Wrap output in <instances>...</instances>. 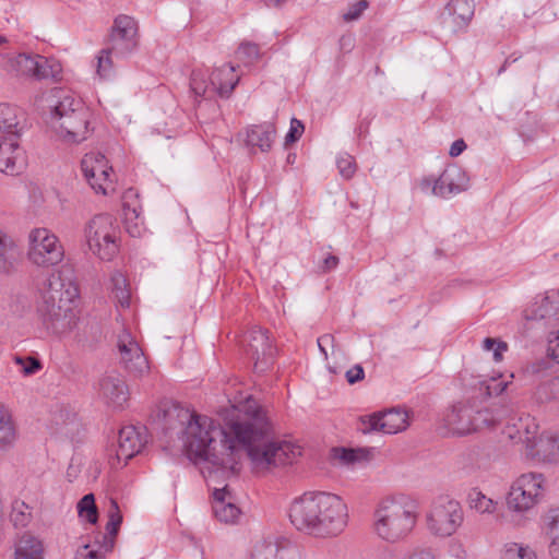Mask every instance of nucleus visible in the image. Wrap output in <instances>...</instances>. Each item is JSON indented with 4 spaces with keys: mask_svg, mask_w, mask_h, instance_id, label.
I'll return each instance as SVG.
<instances>
[{
    "mask_svg": "<svg viewBox=\"0 0 559 559\" xmlns=\"http://www.w3.org/2000/svg\"><path fill=\"white\" fill-rule=\"evenodd\" d=\"M123 215H124V221H126V228H127V231L132 236V237H138L140 236L141 234V228L140 226L138 225V223H135L134 225H131L130 222L132 219H138L140 217V212L138 211V209L135 206H131L130 204L128 203H124L123 204Z\"/></svg>",
    "mask_w": 559,
    "mask_h": 559,
    "instance_id": "obj_45",
    "label": "nucleus"
},
{
    "mask_svg": "<svg viewBox=\"0 0 559 559\" xmlns=\"http://www.w3.org/2000/svg\"><path fill=\"white\" fill-rule=\"evenodd\" d=\"M25 119L23 111L11 104H0V131L7 135L20 136L24 127Z\"/></svg>",
    "mask_w": 559,
    "mask_h": 559,
    "instance_id": "obj_29",
    "label": "nucleus"
},
{
    "mask_svg": "<svg viewBox=\"0 0 559 559\" xmlns=\"http://www.w3.org/2000/svg\"><path fill=\"white\" fill-rule=\"evenodd\" d=\"M416 521L415 504L404 496H391L377 503L372 515V530L382 540L397 543L413 531Z\"/></svg>",
    "mask_w": 559,
    "mask_h": 559,
    "instance_id": "obj_4",
    "label": "nucleus"
},
{
    "mask_svg": "<svg viewBox=\"0 0 559 559\" xmlns=\"http://www.w3.org/2000/svg\"><path fill=\"white\" fill-rule=\"evenodd\" d=\"M90 117L88 109L80 99L64 96L53 108L52 126L63 142L78 144L90 134Z\"/></svg>",
    "mask_w": 559,
    "mask_h": 559,
    "instance_id": "obj_6",
    "label": "nucleus"
},
{
    "mask_svg": "<svg viewBox=\"0 0 559 559\" xmlns=\"http://www.w3.org/2000/svg\"><path fill=\"white\" fill-rule=\"evenodd\" d=\"M345 377L349 384H355L365 378V370L360 365H355L346 371Z\"/></svg>",
    "mask_w": 559,
    "mask_h": 559,
    "instance_id": "obj_52",
    "label": "nucleus"
},
{
    "mask_svg": "<svg viewBox=\"0 0 559 559\" xmlns=\"http://www.w3.org/2000/svg\"><path fill=\"white\" fill-rule=\"evenodd\" d=\"M190 88L197 97H211L217 94L211 84V75L203 70H193L190 78Z\"/></svg>",
    "mask_w": 559,
    "mask_h": 559,
    "instance_id": "obj_33",
    "label": "nucleus"
},
{
    "mask_svg": "<svg viewBox=\"0 0 559 559\" xmlns=\"http://www.w3.org/2000/svg\"><path fill=\"white\" fill-rule=\"evenodd\" d=\"M32 519L31 507L24 501L15 500L12 503L10 520L15 527H25Z\"/></svg>",
    "mask_w": 559,
    "mask_h": 559,
    "instance_id": "obj_38",
    "label": "nucleus"
},
{
    "mask_svg": "<svg viewBox=\"0 0 559 559\" xmlns=\"http://www.w3.org/2000/svg\"><path fill=\"white\" fill-rule=\"evenodd\" d=\"M369 3L367 0H357L350 4L346 12L343 13L342 17L345 22H352L358 20L362 12L368 8Z\"/></svg>",
    "mask_w": 559,
    "mask_h": 559,
    "instance_id": "obj_49",
    "label": "nucleus"
},
{
    "mask_svg": "<svg viewBox=\"0 0 559 559\" xmlns=\"http://www.w3.org/2000/svg\"><path fill=\"white\" fill-rule=\"evenodd\" d=\"M548 519V534L551 538L549 551L552 559H559V510L551 511Z\"/></svg>",
    "mask_w": 559,
    "mask_h": 559,
    "instance_id": "obj_40",
    "label": "nucleus"
},
{
    "mask_svg": "<svg viewBox=\"0 0 559 559\" xmlns=\"http://www.w3.org/2000/svg\"><path fill=\"white\" fill-rule=\"evenodd\" d=\"M17 254L15 239L2 227H0V261L9 262Z\"/></svg>",
    "mask_w": 559,
    "mask_h": 559,
    "instance_id": "obj_39",
    "label": "nucleus"
},
{
    "mask_svg": "<svg viewBox=\"0 0 559 559\" xmlns=\"http://www.w3.org/2000/svg\"><path fill=\"white\" fill-rule=\"evenodd\" d=\"M559 313V293H549L540 300L535 301L525 310V319L527 321H545V325L551 324V321Z\"/></svg>",
    "mask_w": 559,
    "mask_h": 559,
    "instance_id": "obj_26",
    "label": "nucleus"
},
{
    "mask_svg": "<svg viewBox=\"0 0 559 559\" xmlns=\"http://www.w3.org/2000/svg\"><path fill=\"white\" fill-rule=\"evenodd\" d=\"M535 397L540 403L559 399V376L540 383L535 391Z\"/></svg>",
    "mask_w": 559,
    "mask_h": 559,
    "instance_id": "obj_37",
    "label": "nucleus"
},
{
    "mask_svg": "<svg viewBox=\"0 0 559 559\" xmlns=\"http://www.w3.org/2000/svg\"><path fill=\"white\" fill-rule=\"evenodd\" d=\"M465 148H466V144H465L464 140L459 139L452 143L449 154L452 157H456V156L461 155Z\"/></svg>",
    "mask_w": 559,
    "mask_h": 559,
    "instance_id": "obj_57",
    "label": "nucleus"
},
{
    "mask_svg": "<svg viewBox=\"0 0 559 559\" xmlns=\"http://www.w3.org/2000/svg\"><path fill=\"white\" fill-rule=\"evenodd\" d=\"M475 13L473 0H451L442 14V23L452 33L465 29Z\"/></svg>",
    "mask_w": 559,
    "mask_h": 559,
    "instance_id": "obj_22",
    "label": "nucleus"
},
{
    "mask_svg": "<svg viewBox=\"0 0 559 559\" xmlns=\"http://www.w3.org/2000/svg\"><path fill=\"white\" fill-rule=\"evenodd\" d=\"M79 559H102L100 554L97 550H88V545H84L76 551Z\"/></svg>",
    "mask_w": 559,
    "mask_h": 559,
    "instance_id": "obj_55",
    "label": "nucleus"
},
{
    "mask_svg": "<svg viewBox=\"0 0 559 559\" xmlns=\"http://www.w3.org/2000/svg\"><path fill=\"white\" fill-rule=\"evenodd\" d=\"M289 520L296 530L314 537H333L347 526L348 509L334 493L306 492L289 508Z\"/></svg>",
    "mask_w": 559,
    "mask_h": 559,
    "instance_id": "obj_2",
    "label": "nucleus"
},
{
    "mask_svg": "<svg viewBox=\"0 0 559 559\" xmlns=\"http://www.w3.org/2000/svg\"><path fill=\"white\" fill-rule=\"evenodd\" d=\"M192 418L193 413L188 408L174 401L165 400L158 404L153 420L158 429L173 439L174 436L180 437L181 429H185Z\"/></svg>",
    "mask_w": 559,
    "mask_h": 559,
    "instance_id": "obj_14",
    "label": "nucleus"
},
{
    "mask_svg": "<svg viewBox=\"0 0 559 559\" xmlns=\"http://www.w3.org/2000/svg\"><path fill=\"white\" fill-rule=\"evenodd\" d=\"M7 41L8 39L4 36L0 35V46L5 44Z\"/></svg>",
    "mask_w": 559,
    "mask_h": 559,
    "instance_id": "obj_63",
    "label": "nucleus"
},
{
    "mask_svg": "<svg viewBox=\"0 0 559 559\" xmlns=\"http://www.w3.org/2000/svg\"><path fill=\"white\" fill-rule=\"evenodd\" d=\"M79 514L85 518L91 524H95L98 519L97 507L93 493L85 495L78 503Z\"/></svg>",
    "mask_w": 559,
    "mask_h": 559,
    "instance_id": "obj_41",
    "label": "nucleus"
},
{
    "mask_svg": "<svg viewBox=\"0 0 559 559\" xmlns=\"http://www.w3.org/2000/svg\"><path fill=\"white\" fill-rule=\"evenodd\" d=\"M250 559H301V552L286 539H262L254 544Z\"/></svg>",
    "mask_w": 559,
    "mask_h": 559,
    "instance_id": "obj_20",
    "label": "nucleus"
},
{
    "mask_svg": "<svg viewBox=\"0 0 559 559\" xmlns=\"http://www.w3.org/2000/svg\"><path fill=\"white\" fill-rule=\"evenodd\" d=\"M305 127L302 122L296 118L290 121V128L285 136V144L295 143L302 134Z\"/></svg>",
    "mask_w": 559,
    "mask_h": 559,
    "instance_id": "obj_50",
    "label": "nucleus"
},
{
    "mask_svg": "<svg viewBox=\"0 0 559 559\" xmlns=\"http://www.w3.org/2000/svg\"><path fill=\"white\" fill-rule=\"evenodd\" d=\"M146 442L140 428L134 426L121 428L118 435V448L116 450L117 461L127 464L129 460L140 453Z\"/></svg>",
    "mask_w": 559,
    "mask_h": 559,
    "instance_id": "obj_24",
    "label": "nucleus"
},
{
    "mask_svg": "<svg viewBox=\"0 0 559 559\" xmlns=\"http://www.w3.org/2000/svg\"><path fill=\"white\" fill-rule=\"evenodd\" d=\"M502 559H536V554L528 546L512 543L506 546Z\"/></svg>",
    "mask_w": 559,
    "mask_h": 559,
    "instance_id": "obj_42",
    "label": "nucleus"
},
{
    "mask_svg": "<svg viewBox=\"0 0 559 559\" xmlns=\"http://www.w3.org/2000/svg\"><path fill=\"white\" fill-rule=\"evenodd\" d=\"M547 354L552 360L559 364V330L549 334Z\"/></svg>",
    "mask_w": 559,
    "mask_h": 559,
    "instance_id": "obj_51",
    "label": "nucleus"
},
{
    "mask_svg": "<svg viewBox=\"0 0 559 559\" xmlns=\"http://www.w3.org/2000/svg\"><path fill=\"white\" fill-rule=\"evenodd\" d=\"M527 454L544 463H559V433L554 431L543 432L527 449Z\"/></svg>",
    "mask_w": 559,
    "mask_h": 559,
    "instance_id": "obj_23",
    "label": "nucleus"
},
{
    "mask_svg": "<svg viewBox=\"0 0 559 559\" xmlns=\"http://www.w3.org/2000/svg\"><path fill=\"white\" fill-rule=\"evenodd\" d=\"M111 293L119 306L128 308L130 306V289L127 283V278L119 272L111 276Z\"/></svg>",
    "mask_w": 559,
    "mask_h": 559,
    "instance_id": "obj_36",
    "label": "nucleus"
},
{
    "mask_svg": "<svg viewBox=\"0 0 559 559\" xmlns=\"http://www.w3.org/2000/svg\"><path fill=\"white\" fill-rule=\"evenodd\" d=\"M266 5H278L285 0H262Z\"/></svg>",
    "mask_w": 559,
    "mask_h": 559,
    "instance_id": "obj_62",
    "label": "nucleus"
},
{
    "mask_svg": "<svg viewBox=\"0 0 559 559\" xmlns=\"http://www.w3.org/2000/svg\"><path fill=\"white\" fill-rule=\"evenodd\" d=\"M468 186L469 178L467 174L455 164L448 165L437 179L429 177L420 181L423 191L431 189L432 194L441 198L461 193L467 190Z\"/></svg>",
    "mask_w": 559,
    "mask_h": 559,
    "instance_id": "obj_13",
    "label": "nucleus"
},
{
    "mask_svg": "<svg viewBox=\"0 0 559 559\" xmlns=\"http://www.w3.org/2000/svg\"><path fill=\"white\" fill-rule=\"evenodd\" d=\"M538 424L530 414L513 415L509 418L503 435L514 443L532 444L538 432Z\"/></svg>",
    "mask_w": 559,
    "mask_h": 559,
    "instance_id": "obj_21",
    "label": "nucleus"
},
{
    "mask_svg": "<svg viewBox=\"0 0 559 559\" xmlns=\"http://www.w3.org/2000/svg\"><path fill=\"white\" fill-rule=\"evenodd\" d=\"M81 168L95 192L107 194L109 188L114 189L110 179L111 167L104 154L99 152L85 154L81 160Z\"/></svg>",
    "mask_w": 559,
    "mask_h": 559,
    "instance_id": "obj_16",
    "label": "nucleus"
},
{
    "mask_svg": "<svg viewBox=\"0 0 559 559\" xmlns=\"http://www.w3.org/2000/svg\"><path fill=\"white\" fill-rule=\"evenodd\" d=\"M368 131V124L361 122L358 127V136H362Z\"/></svg>",
    "mask_w": 559,
    "mask_h": 559,
    "instance_id": "obj_61",
    "label": "nucleus"
},
{
    "mask_svg": "<svg viewBox=\"0 0 559 559\" xmlns=\"http://www.w3.org/2000/svg\"><path fill=\"white\" fill-rule=\"evenodd\" d=\"M496 504L497 503L492 499L487 498L481 492H476L475 497L472 498V508L481 514L493 513L496 510Z\"/></svg>",
    "mask_w": 559,
    "mask_h": 559,
    "instance_id": "obj_46",
    "label": "nucleus"
},
{
    "mask_svg": "<svg viewBox=\"0 0 559 559\" xmlns=\"http://www.w3.org/2000/svg\"><path fill=\"white\" fill-rule=\"evenodd\" d=\"M360 424L359 430L362 433L381 431L383 433L394 435L407 428L408 414L404 409L394 407L362 417Z\"/></svg>",
    "mask_w": 559,
    "mask_h": 559,
    "instance_id": "obj_15",
    "label": "nucleus"
},
{
    "mask_svg": "<svg viewBox=\"0 0 559 559\" xmlns=\"http://www.w3.org/2000/svg\"><path fill=\"white\" fill-rule=\"evenodd\" d=\"M508 386V382L498 379H490L489 381L483 380L478 381L477 386L474 390V395L477 399L481 397V400H486L491 396H498L502 394Z\"/></svg>",
    "mask_w": 559,
    "mask_h": 559,
    "instance_id": "obj_35",
    "label": "nucleus"
},
{
    "mask_svg": "<svg viewBox=\"0 0 559 559\" xmlns=\"http://www.w3.org/2000/svg\"><path fill=\"white\" fill-rule=\"evenodd\" d=\"M338 46H340V49L345 53L352 51L355 46L354 36L352 34L342 35L338 40Z\"/></svg>",
    "mask_w": 559,
    "mask_h": 559,
    "instance_id": "obj_54",
    "label": "nucleus"
},
{
    "mask_svg": "<svg viewBox=\"0 0 559 559\" xmlns=\"http://www.w3.org/2000/svg\"><path fill=\"white\" fill-rule=\"evenodd\" d=\"M334 456L338 459L343 464L349 465L358 462L368 461L372 456V449L357 448H335L333 449Z\"/></svg>",
    "mask_w": 559,
    "mask_h": 559,
    "instance_id": "obj_34",
    "label": "nucleus"
},
{
    "mask_svg": "<svg viewBox=\"0 0 559 559\" xmlns=\"http://www.w3.org/2000/svg\"><path fill=\"white\" fill-rule=\"evenodd\" d=\"M19 138L0 135V171L9 176L20 175L26 167V154Z\"/></svg>",
    "mask_w": 559,
    "mask_h": 559,
    "instance_id": "obj_19",
    "label": "nucleus"
},
{
    "mask_svg": "<svg viewBox=\"0 0 559 559\" xmlns=\"http://www.w3.org/2000/svg\"><path fill=\"white\" fill-rule=\"evenodd\" d=\"M40 367L41 366L38 360L29 358L28 365L23 368V372L27 376L33 374L37 372L40 369Z\"/></svg>",
    "mask_w": 559,
    "mask_h": 559,
    "instance_id": "obj_59",
    "label": "nucleus"
},
{
    "mask_svg": "<svg viewBox=\"0 0 559 559\" xmlns=\"http://www.w3.org/2000/svg\"><path fill=\"white\" fill-rule=\"evenodd\" d=\"M68 420H69V421H68V423H66V426H67V428H66V430H64V433H66V435L71 433V432H72V430H73L72 428H68V426H72V427H79V426H80V423H79V420H78V418H76V415H75L74 413H72V414H70V415L68 416Z\"/></svg>",
    "mask_w": 559,
    "mask_h": 559,
    "instance_id": "obj_60",
    "label": "nucleus"
},
{
    "mask_svg": "<svg viewBox=\"0 0 559 559\" xmlns=\"http://www.w3.org/2000/svg\"><path fill=\"white\" fill-rule=\"evenodd\" d=\"M28 259L32 263L41 267L59 264L64 250L58 237L47 228H35L29 234Z\"/></svg>",
    "mask_w": 559,
    "mask_h": 559,
    "instance_id": "obj_12",
    "label": "nucleus"
},
{
    "mask_svg": "<svg viewBox=\"0 0 559 559\" xmlns=\"http://www.w3.org/2000/svg\"><path fill=\"white\" fill-rule=\"evenodd\" d=\"M212 509L215 518L223 523H235L240 515V509L230 500L227 487L214 490Z\"/></svg>",
    "mask_w": 559,
    "mask_h": 559,
    "instance_id": "obj_27",
    "label": "nucleus"
},
{
    "mask_svg": "<svg viewBox=\"0 0 559 559\" xmlns=\"http://www.w3.org/2000/svg\"><path fill=\"white\" fill-rule=\"evenodd\" d=\"M229 432L207 416L193 413L178 438L190 460L209 476L235 475L239 471L243 449L255 472L292 464L301 454L299 445L274 438L273 426L265 411L248 400L245 413L229 424Z\"/></svg>",
    "mask_w": 559,
    "mask_h": 559,
    "instance_id": "obj_1",
    "label": "nucleus"
},
{
    "mask_svg": "<svg viewBox=\"0 0 559 559\" xmlns=\"http://www.w3.org/2000/svg\"><path fill=\"white\" fill-rule=\"evenodd\" d=\"M336 165L341 176L345 179H350L356 173L355 159L349 154H342L336 159Z\"/></svg>",
    "mask_w": 559,
    "mask_h": 559,
    "instance_id": "obj_47",
    "label": "nucleus"
},
{
    "mask_svg": "<svg viewBox=\"0 0 559 559\" xmlns=\"http://www.w3.org/2000/svg\"><path fill=\"white\" fill-rule=\"evenodd\" d=\"M117 347L120 354V364L133 377H143L148 372V361L131 333L123 330L118 336Z\"/></svg>",
    "mask_w": 559,
    "mask_h": 559,
    "instance_id": "obj_18",
    "label": "nucleus"
},
{
    "mask_svg": "<svg viewBox=\"0 0 559 559\" xmlns=\"http://www.w3.org/2000/svg\"><path fill=\"white\" fill-rule=\"evenodd\" d=\"M99 394L108 405L123 407L129 401V389L126 381L116 373L104 376L99 380Z\"/></svg>",
    "mask_w": 559,
    "mask_h": 559,
    "instance_id": "obj_25",
    "label": "nucleus"
},
{
    "mask_svg": "<svg viewBox=\"0 0 559 559\" xmlns=\"http://www.w3.org/2000/svg\"><path fill=\"white\" fill-rule=\"evenodd\" d=\"M79 287L73 270L63 265L52 272L43 283L37 305L38 316L45 328L53 334H64L76 326L78 314L74 302Z\"/></svg>",
    "mask_w": 559,
    "mask_h": 559,
    "instance_id": "obj_3",
    "label": "nucleus"
},
{
    "mask_svg": "<svg viewBox=\"0 0 559 559\" xmlns=\"http://www.w3.org/2000/svg\"><path fill=\"white\" fill-rule=\"evenodd\" d=\"M338 264V258L333 254H329L326 258L323 259L322 264L320 265V269L322 272H329L333 269H335Z\"/></svg>",
    "mask_w": 559,
    "mask_h": 559,
    "instance_id": "obj_56",
    "label": "nucleus"
},
{
    "mask_svg": "<svg viewBox=\"0 0 559 559\" xmlns=\"http://www.w3.org/2000/svg\"><path fill=\"white\" fill-rule=\"evenodd\" d=\"M136 47V22L129 15L117 16L114 22L108 45L98 56L97 74L103 79H109L114 73V59H120L131 55Z\"/></svg>",
    "mask_w": 559,
    "mask_h": 559,
    "instance_id": "obj_5",
    "label": "nucleus"
},
{
    "mask_svg": "<svg viewBox=\"0 0 559 559\" xmlns=\"http://www.w3.org/2000/svg\"><path fill=\"white\" fill-rule=\"evenodd\" d=\"M8 70L16 78L52 83L60 81L62 75V66L57 59L32 52L9 58Z\"/></svg>",
    "mask_w": 559,
    "mask_h": 559,
    "instance_id": "obj_9",
    "label": "nucleus"
},
{
    "mask_svg": "<svg viewBox=\"0 0 559 559\" xmlns=\"http://www.w3.org/2000/svg\"><path fill=\"white\" fill-rule=\"evenodd\" d=\"M328 368H329L330 372H332V373H337L336 368L331 367V366H329Z\"/></svg>",
    "mask_w": 559,
    "mask_h": 559,
    "instance_id": "obj_64",
    "label": "nucleus"
},
{
    "mask_svg": "<svg viewBox=\"0 0 559 559\" xmlns=\"http://www.w3.org/2000/svg\"><path fill=\"white\" fill-rule=\"evenodd\" d=\"M329 345L334 348V336L332 334H324L318 338V346L324 358H328L326 346ZM334 352L335 350L332 349V354H334Z\"/></svg>",
    "mask_w": 559,
    "mask_h": 559,
    "instance_id": "obj_53",
    "label": "nucleus"
},
{
    "mask_svg": "<svg viewBox=\"0 0 559 559\" xmlns=\"http://www.w3.org/2000/svg\"><path fill=\"white\" fill-rule=\"evenodd\" d=\"M275 139V127L272 123L252 126L247 132V143L267 152Z\"/></svg>",
    "mask_w": 559,
    "mask_h": 559,
    "instance_id": "obj_30",
    "label": "nucleus"
},
{
    "mask_svg": "<svg viewBox=\"0 0 559 559\" xmlns=\"http://www.w3.org/2000/svg\"><path fill=\"white\" fill-rule=\"evenodd\" d=\"M122 522V514L116 500H110V507L108 510V522L106 525L107 533L114 537L118 534L120 524Z\"/></svg>",
    "mask_w": 559,
    "mask_h": 559,
    "instance_id": "obj_44",
    "label": "nucleus"
},
{
    "mask_svg": "<svg viewBox=\"0 0 559 559\" xmlns=\"http://www.w3.org/2000/svg\"><path fill=\"white\" fill-rule=\"evenodd\" d=\"M16 440V429L10 413L0 406V450L11 448Z\"/></svg>",
    "mask_w": 559,
    "mask_h": 559,
    "instance_id": "obj_32",
    "label": "nucleus"
},
{
    "mask_svg": "<svg viewBox=\"0 0 559 559\" xmlns=\"http://www.w3.org/2000/svg\"><path fill=\"white\" fill-rule=\"evenodd\" d=\"M472 395L454 404L444 416V424L453 435L465 436L483 428L493 427L497 418Z\"/></svg>",
    "mask_w": 559,
    "mask_h": 559,
    "instance_id": "obj_7",
    "label": "nucleus"
},
{
    "mask_svg": "<svg viewBox=\"0 0 559 559\" xmlns=\"http://www.w3.org/2000/svg\"><path fill=\"white\" fill-rule=\"evenodd\" d=\"M409 559H435V556L429 549H418L412 554Z\"/></svg>",
    "mask_w": 559,
    "mask_h": 559,
    "instance_id": "obj_58",
    "label": "nucleus"
},
{
    "mask_svg": "<svg viewBox=\"0 0 559 559\" xmlns=\"http://www.w3.org/2000/svg\"><path fill=\"white\" fill-rule=\"evenodd\" d=\"M41 542L33 535L24 534L15 544L14 559H44Z\"/></svg>",
    "mask_w": 559,
    "mask_h": 559,
    "instance_id": "obj_31",
    "label": "nucleus"
},
{
    "mask_svg": "<svg viewBox=\"0 0 559 559\" xmlns=\"http://www.w3.org/2000/svg\"><path fill=\"white\" fill-rule=\"evenodd\" d=\"M259 57V46L253 43H242L236 51V58L245 66L252 64Z\"/></svg>",
    "mask_w": 559,
    "mask_h": 559,
    "instance_id": "obj_43",
    "label": "nucleus"
},
{
    "mask_svg": "<svg viewBox=\"0 0 559 559\" xmlns=\"http://www.w3.org/2000/svg\"><path fill=\"white\" fill-rule=\"evenodd\" d=\"M239 82V75L236 74V68L229 63L215 69L211 74V84L217 95L228 98Z\"/></svg>",
    "mask_w": 559,
    "mask_h": 559,
    "instance_id": "obj_28",
    "label": "nucleus"
},
{
    "mask_svg": "<svg viewBox=\"0 0 559 559\" xmlns=\"http://www.w3.org/2000/svg\"><path fill=\"white\" fill-rule=\"evenodd\" d=\"M246 352L254 360V369L265 371L273 362L276 348L273 346L269 331L262 328H253L246 335Z\"/></svg>",
    "mask_w": 559,
    "mask_h": 559,
    "instance_id": "obj_17",
    "label": "nucleus"
},
{
    "mask_svg": "<svg viewBox=\"0 0 559 559\" xmlns=\"http://www.w3.org/2000/svg\"><path fill=\"white\" fill-rule=\"evenodd\" d=\"M483 348L487 352L492 350L493 360L501 361L502 354L508 349V344L496 338L486 337L483 342Z\"/></svg>",
    "mask_w": 559,
    "mask_h": 559,
    "instance_id": "obj_48",
    "label": "nucleus"
},
{
    "mask_svg": "<svg viewBox=\"0 0 559 559\" xmlns=\"http://www.w3.org/2000/svg\"><path fill=\"white\" fill-rule=\"evenodd\" d=\"M118 226L109 214H97L84 226L88 249L100 260L110 261L118 253Z\"/></svg>",
    "mask_w": 559,
    "mask_h": 559,
    "instance_id": "obj_8",
    "label": "nucleus"
},
{
    "mask_svg": "<svg viewBox=\"0 0 559 559\" xmlns=\"http://www.w3.org/2000/svg\"><path fill=\"white\" fill-rule=\"evenodd\" d=\"M546 489V478L540 473H525L519 476L507 496L509 510L524 513L537 506Z\"/></svg>",
    "mask_w": 559,
    "mask_h": 559,
    "instance_id": "obj_10",
    "label": "nucleus"
},
{
    "mask_svg": "<svg viewBox=\"0 0 559 559\" xmlns=\"http://www.w3.org/2000/svg\"><path fill=\"white\" fill-rule=\"evenodd\" d=\"M462 522L463 510L460 502L448 497H439L435 500L427 515L429 531L441 537L454 534Z\"/></svg>",
    "mask_w": 559,
    "mask_h": 559,
    "instance_id": "obj_11",
    "label": "nucleus"
}]
</instances>
